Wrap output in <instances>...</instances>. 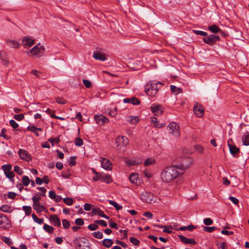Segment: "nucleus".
<instances>
[{
	"label": "nucleus",
	"instance_id": "obj_18",
	"mask_svg": "<svg viewBox=\"0 0 249 249\" xmlns=\"http://www.w3.org/2000/svg\"><path fill=\"white\" fill-rule=\"evenodd\" d=\"M35 43L34 40L29 36H25L22 39V44L27 47H30Z\"/></svg>",
	"mask_w": 249,
	"mask_h": 249
},
{
	"label": "nucleus",
	"instance_id": "obj_46",
	"mask_svg": "<svg viewBox=\"0 0 249 249\" xmlns=\"http://www.w3.org/2000/svg\"><path fill=\"white\" fill-rule=\"evenodd\" d=\"M130 242L135 246H138L140 244V241L134 237H131L129 239Z\"/></svg>",
	"mask_w": 249,
	"mask_h": 249
},
{
	"label": "nucleus",
	"instance_id": "obj_14",
	"mask_svg": "<svg viewBox=\"0 0 249 249\" xmlns=\"http://www.w3.org/2000/svg\"><path fill=\"white\" fill-rule=\"evenodd\" d=\"M150 108L154 115L157 116L161 115L163 112L164 107L160 105H152Z\"/></svg>",
	"mask_w": 249,
	"mask_h": 249
},
{
	"label": "nucleus",
	"instance_id": "obj_10",
	"mask_svg": "<svg viewBox=\"0 0 249 249\" xmlns=\"http://www.w3.org/2000/svg\"><path fill=\"white\" fill-rule=\"evenodd\" d=\"M18 154L21 159L26 161H29L32 160V156L25 150L19 149L18 151Z\"/></svg>",
	"mask_w": 249,
	"mask_h": 249
},
{
	"label": "nucleus",
	"instance_id": "obj_58",
	"mask_svg": "<svg viewBox=\"0 0 249 249\" xmlns=\"http://www.w3.org/2000/svg\"><path fill=\"white\" fill-rule=\"evenodd\" d=\"M62 224L63 228L65 229H68L70 226V222L67 219L62 220Z\"/></svg>",
	"mask_w": 249,
	"mask_h": 249
},
{
	"label": "nucleus",
	"instance_id": "obj_57",
	"mask_svg": "<svg viewBox=\"0 0 249 249\" xmlns=\"http://www.w3.org/2000/svg\"><path fill=\"white\" fill-rule=\"evenodd\" d=\"M83 83L85 86L87 88H90L92 87L91 82L89 80L83 79Z\"/></svg>",
	"mask_w": 249,
	"mask_h": 249
},
{
	"label": "nucleus",
	"instance_id": "obj_28",
	"mask_svg": "<svg viewBox=\"0 0 249 249\" xmlns=\"http://www.w3.org/2000/svg\"><path fill=\"white\" fill-rule=\"evenodd\" d=\"M126 120L127 122L134 124H137L139 121L138 117L136 116H128Z\"/></svg>",
	"mask_w": 249,
	"mask_h": 249
},
{
	"label": "nucleus",
	"instance_id": "obj_25",
	"mask_svg": "<svg viewBox=\"0 0 249 249\" xmlns=\"http://www.w3.org/2000/svg\"><path fill=\"white\" fill-rule=\"evenodd\" d=\"M142 162L141 160H136L135 159H130L126 160V163L129 166L139 164Z\"/></svg>",
	"mask_w": 249,
	"mask_h": 249
},
{
	"label": "nucleus",
	"instance_id": "obj_39",
	"mask_svg": "<svg viewBox=\"0 0 249 249\" xmlns=\"http://www.w3.org/2000/svg\"><path fill=\"white\" fill-rule=\"evenodd\" d=\"M41 199V197L38 194H36L34 196L32 197V200L33 202V205L35 204L39 203V201Z\"/></svg>",
	"mask_w": 249,
	"mask_h": 249
},
{
	"label": "nucleus",
	"instance_id": "obj_32",
	"mask_svg": "<svg viewBox=\"0 0 249 249\" xmlns=\"http://www.w3.org/2000/svg\"><path fill=\"white\" fill-rule=\"evenodd\" d=\"M43 229L49 233H52L54 231V228L47 224H45L43 227Z\"/></svg>",
	"mask_w": 249,
	"mask_h": 249
},
{
	"label": "nucleus",
	"instance_id": "obj_21",
	"mask_svg": "<svg viewBox=\"0 0 249 249\" xmlns=\"http://www.w3.org/2000/svg\"><path fill=\"white\" fill-rule=\"evenodd\" d=\"M27 129L32 132H33L37 137L39 136L38 131H42V129L41 128L37 127L35 125H29L27 127Z\"/></svg>",
	"mask_w": 249,
	"mask_h": 249
},
{
	"label": "nucleus",
	"instance_id": "obj_55",
	"mask_svg": "<svg viewBox=\"0 0 249 249\" xmlns=\"http://www.w3.org/2000/svg\"><path fill=\"white\" fill-rule=\"evenodd\" d=\"M94 223H96V224H99L104 227L107 226V223L103 220H96L94 221Z\"/></svg>",
	"mask_w": 249,
	"mask_h": 249
},
{
	"label": "nucleus",
	"instance_id": "obj_31",
	"mask_svg": "<svg viewBox=\"0 0 249 249\" xmlns=\"http://www.w3.org/2000/svg\"><path fill=\"white\" fill-rule=\"evenodd\" d=\"M4 174L5 176L8 178L11 182H14V177L15 176V174L14 172L12 171L11 170L8 172H6L4 173Z\"/></svg>",
	"mask_w": 249,
	"mask_h": 249
},
{
	"label": "nucleus",
	"instance_id": "obj_13",
	"mask_svg": "<svg viewBox=\"0 0 249 249\" xmlns=\"http://www.w3.org/2000/svg\"><path fill=\"white\" fill-rule=\"evenodd\" d=\"M98 215L101 217L105 218L106 219H109V216L106 215L103 211L101 210L99 207L94 206L92 208L91 212V215Z\"/></svg>",
	"mask_w": 249,
	"mask_h": 249
},
{
	"label": "nucleus",
	"instance_id": "obj_42",
	"mask_svg": "<svg viewBox=\"0 0 249 249\" xmlns=\"http://www.w3.org/2000/svg\"><path fill=\"white\" fill-rule=\"evenodd\" d=\"M110 205H112L116 210H120L122 209V206L119 205L116 202L113 200H110Z\"/></svg>",
	"mask_w": 249,
	"mask_h": 249
},
{
	"label": "nucleus",
	"instance_id": "obj_27",
	"mask_svg": "<svg viewBox=\"0 0 249 249\" xmlns=\"http://www.w3.org/2000/svg\"><path fill=\"white\" fill-rule=\"evenodd\" d=\"M6 41L7 43L9 44L11 47H13L14 48H18L20 46V44L18 42L14 40L7 39Z\"/></svg>",
	"mask_w": 249,
	"mask_h": 249
},
{
	"label": "nucleus",
	"instance_id": "obj_51",
	"mask_svg": "<svg viewBox=\"0 0 249 249\" xmlns=\"http://www.w3.org/2000/svg\"><path fill=\"white\" fill-rule=\"evenodd\" d=\"M119 26V24L117 22V20L114 21H110V27L114 30L117 29V26Z\"/></svg>",
	"mask_w": 249,
	"mask_h": 249
},
{
	"label": "nucleus",
	"instance_id": "obj_38",
	"mask_svg": "<svg viewBox=\"0 0 249 249\" xmlns=\"http://www.w3.org/2000/svg\"><path fill=\"white\" fill-rule=\"evenodd\" d=\"M155 163V160L152 158H147L144 162V165L145 166L153 164Z\"/></svg>",
	"mask_w": 249,
	"mask_h": 249
},
{
	"label": "nucleus",
	"instance_id": "obj_19",
	"mask_svg": "<svg viewBox=\"0 0 249 249\" xmlns=\"http://www.w3.org/2000/svg\"><path fill=\"white\" fill-rule=\"evenodd\" d=\"M194 112L197 117H201L203 115L204 108L200 105H195L194 107Z\"/></svg>",
	"mask_w": 249,
	"mask_h": 249
},
{
	"label": "nucleus",
	"instance_id": "obj_11",
	"mask_svg": "<svg viewBox=\"0 0 249 249\" xmlns=\"http://www.w3.org/2000/svg\"><path fill=\"white\" fill-rule=\"evenodd\" d=\"M94 118L96 123L100 125L109 122L108 119L101 114L95 115Z\"/></svg>",
	"mask_w": 249,
	"mask_h": 249
},
{
	"label": "nucleus",
	"instance_id": "obj_36",
	"mask_svg": "<svg viewBox=\"0 0 249 249\" xmlns=\"http://www.w3.org/2000/svg\"><path fill=\"white\" fill-rule=\"evenodd\" d=\"M32 217L34 220V221L39 224H41L44 222L43 218H39L37 217V216L35 214L33 213L32 215Z\"/></svg>",
	"mask_w": 249,
	"mask_h": 249
},
{
	"label": "nucleus",
	"instance_id": "obj_29",
	"mask_svg": "<svg viewBox=\"0 0 249 249\" xmlns=\"http://www.w3.org/2000/svg\"><path fill=\"white\" fill-rule=\"evenodd\" d=\"M208 29L213 33H217L220 32L221 29L219 28L217 25L213 24L208 27Z\"/></svg>",
	"mask_w": 249,
	"mask_h": 249
},
{
	"label": "nucleus",
	"instance_id": "obj_43",
	"mask_svg": "<svg viewBox=\"0 0 249 249\" xmlns=\"http://www.w3.org/2000/svg\"><path fill=\"white\" fill-rule=\"evenodd\" d=\"M1 168L3 170L4 172L5 173L6 172H8L11 170L12 166L11 165L9 164H5L2 166Z\"/></svg>",
	"mask_w": 249,
	"mask_h": 249
},
{
	"label": "nucleus",
	"instance_id": "obj_1",
	"mask_svg": "<svg viewBox=\"0 0 249 249\" xmlns=\"http://www.w3.org/2000/svg\"><path fill=\"white\" fill-rule=\"evenodd\" d=\"M182 175V171H179L177 166H168L162 170L160 177L162 180L165 182H170L177 178L179 175Z\"/></svg>",
	"mask_w": 249,
	"mask_h": 249
},
{
	"label": "nucleus",
	"instance_id": "obj_9",
	"mask_svg": "<svg viewBox=\"0 0 249 249\" xmlns=\"http://www.w3.org/2000/svg\"><path fill=\"white\" fill-rule=\"evenodd\" d=\"M168 127L170 130V133L174 135L175 137H178L180 135L179 131V125L175 122L170 123Z\"/></svg>",
	"mask_w": 249,
	"mask_h": 249
},
{
	"label": "nucleus",
	"instance_id": "obj_40",
	"mask_svg": "<svg viewBox=\"0 0 249 249\" xmlns=\"http://www.w3.org/2000/svg\"><path fill=\"white\" fill-rule=\"evenodd\" d=\"M22 181L24 186H27L30 182V180L28 176H24L22 177Z\"/></svg>",
	"mask_w": 249,
	"mask_h": 249
},
{
	"label": "nucleus",
	"instance_id": "obj_45",
	"mask_svg": "<svg viewBox=\"0 0 249 249\" xmlns=\"http://www.w3.org/2000/svg\"><path fill=\"white\" fill-rule=\"evenodd\" d=\"M6 132V129L5 128L2 129L1 131V133L0 134V136L3 137L5 140H9L11 137L8 136L7 135L5 134V133Z\"/></svg>",
	"mask_w": 249,
	"mask_h": 249
},
{
	"label": "nucleus",
	"instance_id": "obj_54",
	"mask_svg": "<svg viewBox=\"0 0 249 249\" xmlns=\"http://www.w3.org/2000/svg\"><path fill=\"white\" fill-rule=\"evenodd\" d=\"M216 229V227H204L203 230L208 232H212Z\"/></svg>",
	"mask_w": 249,
	"mask_h": 249
},
{
	"label": "nucleus",
	"instance_id": "obj_62",
	"mask_svg": "<svg viewBox=\"0 0 249 249\" xmlns=\"http://www.w3.org/2000/svg\"><path fill=\"white\" fill-rule=\"evenodd\" d=\"M75 223L78 226H82L84 225V222L82 218H78L75 220Z\"/></svg>",
	"mask_w": 249,
	"mask_h": 249
},
{
	"label": "nucleus",
	"instance_id": "obj_23",
	"mask_svg": "<svg viewBox=\"0 0 249 249\" xmlns=\"http://www.w3.org/2000/svg\"><path fill=\"white\" fill-rule=\"evenodd\" d=\"M120 79L118 77L117 74H112L110 73V83H113L114 84H118L120 83Z\"/></svg>",
	"mask_w": 249,
	"mask_h": 249
},
{
	"label": "nucleus",
	"instance_id": "obj_12",
	"mask_svg": "<svg viewBox=\"0 0 249 249\" xmlns=\"http://www.w3.org/2000/svg\"><path fill=\"white\" fill-rule=\"evenodd\" d=\"M5 223V225L2 227L3 229H8L11 227V221L5 215H0V225Z\"/></svg>",
	"mask_w": 249,
	"mask_h": 249
},
{
	"label": "nucleus",
	"instance_id": "obj_5",
	"mask_svg": "<svg viewBox=\"0 0 249 249\" xmlns=\"http://www.w3.org/2000/svg\"><path fill=\"white\" fill-rule=\"evenodd\" d=\"M220 39L219 36L212 34L209 36L207 35V36L203 38V40L205 43L210 46H213L215 44L216 42L218 41Z\"/></svg>",
	"mask_w": 249,
	"mask_h": 249
},
{
	"label": "nucleus",
	"instance_id": "obj_52",
	"mask_svg": "<svg viewBox=\"0 0 249 249\" xmlns=\"http://www.w3.org/2000/svg\"><path fill=\"white\" fill-rule=\"evenodd\" d=\"M37 189L38 190H40V192H41V193H38L37 194H38L39 195H40L41 196H46L45 193L46 192L47 190L44 187H37Z\"/></svg>",
	"mask_w": 249,
	"mask_h": 249
},
{
	"label": "nucleus",
	"instance_id": "obj_34",
	"mask_svg": "<svg viewBox=\"0 0 249 249\" xmlns=\"http://www.w3.org/2000/svg\"><path fill=\"white\" fill-rule=\"evenodd\" d=\"M170 89L172 92L178 94L182 92V89L181 88H177L175 86L171 85Z\"/></svg>",
	"mask_w": 249,
	"mask_h": 249
},
{
	"label": "nucleus",
	"instance_id": "obj_48",
	"mask_svg": "<svg viewBox=\"0 0 249 249\" xmlns=\"http://www.w3.org/2000/svg\"><path fill=\"white\" fill-rule=\"evenodd\" d=\"M1 240L3 242L9 246L12 244V242L11 241V240L9 237L2 236L1 237Z\"/></svg>",
	"mask_w": 249,
	"mask_h": 249
},
{
	"label": "nucleus",
	"instance_id": "obj_2",
	"mask_svg": "<svg viewBox=\"0 0 249 249\" xmlns=\"http://www.w3.org/2000/svg\"><path fill=\"white\" fill-rule=\"evenodd\" d=\"M116 144V150L118 153H123L126 149V146L129 143L128 138L124 136H118L115 139Z\"/></svg>",
	"mask_w": 249,
	"mask_h": 249
},
{
	"label": "nucleus",
	"instance_id": "obj_22",
	"mask_svg": "<svg viewBox=\"0 0 249 249\" xmlns=\"http://www.w3.org/2000/svg\"><path fill=\"white\" fill-rule=\"evenodd\" d=\"M93 56L96 60L104 61L106 59V57L105 54L102 53L101 52L97 51L93 52Z\"/></svg>",
	"mask_w": 249,
	"mask_h": 249
},
{
	"label": "nucleus",
	"instance_id": "obj_56",
	"mask_svg": "<svg viewBox=\"0 0 249 249\" xmlns=\"http://www.w3.org/2000/svg\"><path fill=\"white\" fill-rule=\"evenodd\" d=\"M75 144L77 146H81L83 144V141L82 139L77 138L75 140Z\"/></svg>",
	"mask_w": 249,
	"mask_h": 249
},
{
	"label": "nucleus",
	"instance_id": "obj_50",
	"mask_svg": "<svg viewBox=\"0 0 249 249\" xmlns=\"http://www.w3.org/2000/svg\"><path fill=\"white\" fill-rule=\"evenodd\" d=\"M131 100L130 103L133 105H138L140 104V103H141L140 100L138 99L135 97H133L131 98Z\"/></svg>",
	"mask_w": 249,
	"mask_h": 249
},
{
	"label": "nucleus",
	"instance_id": "obj_61",
	"mask_svg": "<svg viewBox=\"0 0 249 249\" xmlns=\"http://www.w3.org/2000/svg\"><path fill=\"white\" fill-rule=\"evenodd\" d=\"M14 118L17 121H21L24 118L23 114H16L14 116Z\"/></svg>",
	"mask_w": 249,
	"mask_h": 249
},
{
	"label": "nucleus",
	"instance_id": "obj_37",
	"mask_svg": "<svg viewBox=\"0 0 249 249\" xmlns=\"http://www.w3.org/2000/svg\"><path fill=\"white\" fill-rule=\"evenodd\" d=\"M22 209L24 211L26 215H29L31 214L32 212V208L30 206H23Z\"/></svg>",
	"mask_w": 249,
	"mask_h": 249
},
{
	"label": "nucleus",
	"instance_id": "obj_30",
	"mask_svg": "<svg viewBox=\"0 0 249 249\" xmlns=\"http://www.w3.org/2000/svg\"><path fill=\"white\" fill-rule=\"evenodd\" d=\"M33 207L37 212H44L45 210V207L44 206L41 205L39 203L35 204V205H33Z\"/></svg>",
	"mask_w": 249,
	"mask_h": 249
},
{
	"label": "nucleus",
	"instance_id": "obj_47",
	"mask_svg": "<svg viewBox=\"0 0 249 249\" xmlns=\"http://www.w3.org/2000/svg\"><path fill=\"white\" fill-rule=\"evenodd\" d=\"M14 170L19 175H21L23 174V170L18 165H16L14 167Z\"/></svg>",
	"mask_w": 249,
	"mask_h": 249
},
{
	"label": "nucleus",
	"instance_id": "obj_53",
	"mask_svg": "<svg viewBox=\"0 0 249 249\" xmlns=\"http://www.w3.org/2000/svg\"><path fill=\"white\" fill-rule=\"evenodd\" d=\"M92 235L97 239H101L103 237L102 232L99 231L93 232Z\"/></svg>",
	"mask_w": 249,
	"mask_h": 249
},
{
	"label": "nucleus",
	"instance_id": "obj_16",
	"mask_svg": "<svg viewBox=\"0 0 249 249\" xmlns=\"http://www.w3.org/2000/svg\"><path fill=\"white\" fill-rule=\"evenodd\" d=\"M95 175V176L92 178L93 180H101V181L106 182L107 183H109V176L108 175L105 176V175L99 174L98 173L97 175Z\"/></svg>",
	"mask_w": 249,
	"mask_h": 249
},
{
	"label": "nucleus",
	"instance_id": "obj_17",
	"mask_svg": "<svg viewBox=\"0 0 249 249\" xmlns=\"http://www.w3.org/2000/svg\"><path fill=\"white\" fill-rule=\"evenodd\" d=\"M230 152L231 154L235 158L238 157V154L240 152V149L236 147L235 144L232 143H229L228 144Z\"/></svg>",
	"mask_w": 249,
	"mask_h": 249
},
{
	"label": "nucleus",
	"instance_id": "obj_63",
	"mask_svg": "<svg viewBox=\"0 0 249 249\" xmlns=\"http://www.w3.org/2000/svg\"><path fill=\"white\" fill-rule=\"evenodd\" d=\"M213 223V221L210 218H206L204 220V224L206 225H211Z\"/></svg>",
	"mask_w": 249,
	"mask_h": 249
},
{
	"label": "nucleus",
	"instance_id": "obj_44",
	"mask_svg": "<svg viewBox=\"0 0 249 249\" xmlns=\"http://www.w3.org/2000/svg\"><path fill=\"white\" fill-rule=\"evenodd\" d=\"M193 32L196 35H199L203 36H207V33L204 31H199V30H193Z\"/></svg>",
	"mask_w": 249,
	"mask_h": 249
},
{
	"label": "nucleus",
	"instance_id": "obj_8",
	"mask_svg": "<svg viewBox=\"0 0 249 249\" xmlns=\"http://www.w3.org/2000/svg\"><path fill=\"white\" fill-rule=\"evenodd\" d=\"M153 194L147 192H143L141 195V200L147 203H152L155 202V200H153Z\"/></svg>",
	"mask_w": 249,
	"mask_h": 249
},
{
	"label": "nucleus",
	"instance_id": "obj_15",
	"mask_svg": "<svg viewBox=\"0 0 249 249\" xmlns=\"http://www.w3.org/2000/svg\"><path fill=\"white\" fill-rule=\"evenodd\" d=\"M49 219L51 223L55 227H60L61 226V221L57 215H50Z\"/></svg>",
	"mask_w": 249,
	"mask_h": 249
},
{
	"label": "nucleus",
	"instance_id": "obj_4",
	"mask_svg": "<svg viewBox=\"0 0 249 249\" xmlns=\"http://www.w3.org/2000/svg\"><path fill=\"white\" fill-rule=\"evenodd\" d=\"M194 163V160L192 158L184 157L181 160V162L178 165H175L179 171H182V174L184 170L189 168Z\"/></svg>",
	"mask_w": 249,
	"mask_h": 249
},
{
	"label": "nucleus",
	"instance_id": "obj_20",
	"mask_svg": "<svg viewBox=\"0 0 249 249\" xmlns=\"http://www.w3.org/2000/svg\"><path fill=\"white\" fill-rule=\"evenodd\" d=\"M178 237L180 241L185 244H189L191 245H196V242L193 238H188L183 235H179Z\"/></svg>",
	"mask_w": 249,
	"mask_h": 249
},
{
	"label": "nucleus",
	"instance_id": "obj_3",
	"mask_svg": "<svg viewBox=\"0 0 249 249\" xmlns=\"http://www.w3.org/2000/svg\"><path fill=\"white\" fill-rule=\"evenodd\" d=\"M76 249H91L89 240L85 237H76L73 240Z\"/></svg>",
	"mask_w": 249,
	"mask_h": 249
},
{
	"label": "nucleus",
	"instance_id": "obj_49",
	"mask_svg": "<svg viewBox=\"0 0 249 249\" xmlns=\"http://www.w3.org/2000/svg\"><path fill=\"white\" fill-rule=\"evenodd\" d=\"M55 101L57 103L61 105H64L66 103V100L62 97H58L55 98Z\"/></svg>",
	"mask_w": 249,
	"mask_h": 249
},
{
	"label": "nucleus",
	"instance_id": "obj_7",
	"mask_svg": "<svg viewBox=\"0 0 249 249\" xmlns=\"http://www.w3.org/2000/svg\"><path fill=\"white\" fill-rule=\"evenodd\" d=\"M145 91L146 94L150 96L153 97L157 93V90L156 89V86H154V83H147L145 86Z\"/></svg>",
	"mask_w": 249,
	"mask_h": 249
},
{
	"label": "nucleus",
	"instance_id": "obj_26",
	"mask_svg": "<svg viewBox=\"0 0 249 249\" xmlns=\"http://www.w3.org/2000/svg\"><path fill=\"white\" fill-rule=\"evenodd\" d=\"M101 166L104 169L109 170V160L101 158Z\"/></svg>",
	"mask_w": 249,
	"mask_h": 249
},
{
	"label": "nucleus",
	"instance_id": "obj_59",
	"mask_svg": "<svg viewBox=\"0 0 249 249\" xmlns=\"http://www.w3.org/2000/svg\"><path fill=\"white\" fill-rule=\"evenodd\" d=\"M88 228L89 230L93 231L97 229L98 228V226L96 224V223H94L93 224L89 225Z\"/></svg>",
	"mask_w": 249,
	"mask_h": 249
},
{
	"label": "nucleus",
	"instance_id": "obj_24",
	"mask_svg": "<svg viewBox=\"0 0 249 249\" xmlns=\"http://www.w3.org/2000/svg\"><path fill=\"white\" fill-rule=\"evenodd\" d=\"M243 144L244 145H249V132H246L242 137Z\"/></svg>",
	"mask_w": 249,
	"mask_h": 249
},
{
	"label": "nucleus",
	"instance_id": "obj_35",
	"mask_svg": "<svg viewBox=\"0 0 249 249\" xmlns=\"http://www.w3.org/2000/svg\"><path fill=\"white\" fill-rule=\"evenodd\" d=\"M10 208L11 207L8 205H3L0 207V210L5 213H10L11 212Z\"/></svg>",
	"mask_w": 249,
	"mask_h": 249
},
{
	"label": "nucleus",
	"instance_id": "obj_64",
	"mask_svg": "<svg viewBox=\"0 0 249 249\" xmlns=\"http://www.w3.org/2000/svg\"><path fill=\"white\" fill-rule=\"evenodd\" d=\"M110 228L117 230L119 228V226L116 223L113 222L112 220H110Z\"/></svg>",
	"mask_w": 249,
	"mask_h": 249
},
{
	"label": "nucleus",
	"instance_id": "obj_6",
	"mask_svg": "<svg viewBox=\"0 0 249 249\" xmlns=\"http://www.w3.org/2000/svg\"><path fill=\"white\" fill-rule=\"evenodd\" d=\"M45 51L44 46L40 45V43L35 45L31 50V53L36 55L37 57H40L41 54L43 53Z\"/></svg>",
	"mask_w": 249,
	"mask_h": 249
},
{
	"label": "nucleus",
	"instance_id": "obj_60",
	"mask_svg": "<svg viewBox=\"0 0 249 249\" xmlns=\"http://www.w3.org/2000/svg\"><path fill=\"white\" fill-rule=\"evenodd\" d=\"M10 125L14 129H16L18 127V124L14 120H11L9 121Z\"/></svg>",
	"mask_w": 249,
	"mask_h": 249
},
{
	"label": "nucleus",
	"instance_id": "obj_33",
	"mask_svg": "<svg viewBox=\"0 0 249 249\" xmlns=\"http://www.w3.org/2000/svg\"><path fill=\"white\" fill-rule=\"evenodd\" d=\"M129 180L132 183L137 184L138 181V175L134 173H132L129 176Z\"/></svg>",
	"mask_w": 249,
	"mask_h": 249
},
{
	"label": "nucleus",
	"instance_id": "obj_41",
	"mask_svg": "<svg viewBox=\"0 0 249 249\" xmlns=\"http://www.w3.org/2000/svg\"><path fill=\"white\" fill-rule=\"evenodd\" d=\"M63 202L67 205L71 206L73 204V200L72 198L67 197L63 199Z\"/></svg>",
	"mask_w": 249,
	"mask_h": 249
}]
</instances>
